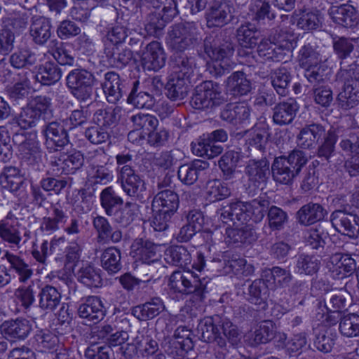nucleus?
<instances>
[{
  "label": "nucleus",
  "mask_w": 359,
  "mask_h": 359,
  "mask_svg": "<svg viewBox=\"0 0 359 359\" xmlns=\"http://www.w3.org/2000/svg\"><path fill=\"white\" fill-rule=\"evenodd\" d=\"M270 201L264 197H258L246 202L236 201L219 209L217 217L223 223L231 222L233 225L259 223L264 219Z\"/></svg>",
  "instance_id": "nucleus-1"
},
{
  "label": "nucleus",
  "mask_w": 359,
  "mask_h": 359,
  "mask_svg": "<svg viewBox=\"0 0 359 359\" xmlns=\"http://www.w3.org/2000/svg\"><path fill=\"white\" fill-rule=\"evenodd\" d=\"M118 182L123 192L133 201H145L147 187L144 180L135 170L133 155L119 154L116 156Z\"/></svg>",
  "instance_id": "nucleus-2"
},
{
  "label": "nucleus",
  "mask_w": 359,
  "mask_h": 359,
  "mask_svg": "<svg viewBox=\"0 0 359 359\" xmlns=\"http://www.w3.org/2000/svg\"><path fill=\"white\" fill-rule=\"evenodd\" d=\"M209 279L194 272L187 271H175L169 278L170 290L181 295H191L193 302H202L208 293L207 285Z\"/></svg>",
  "instance_id": "nucleus-3"
},
{
  "label": "nucleus",
  "mask_w": 359,
  "mask_h": 359,
  "mask_svg": "<svg viewBox=\"0 0 359 359\" xmlns=\"http://www.w3.org/2000/svg\"><path fill=\"white\" fill-rule=\"evenodd\" d=\"M307 158L301 150L294 149L287 156L276 157L271 165L272 177L280 184H290L306 164Z\"/></svg>",
  "instance_id": "nucleus-4"
},
{
  "label": "nucleus",
  "mask_w": 359,
  "mask_h": 359,
  "mask_svg": "<svg viewBox=\"0 0 359 359\" xmlns=\"http://www.w3.org/2000/svg\"><path fill=\"white\" fill-rule=\"evenodd\" d=\"M205 51L212 60L208 63L207 70L212 76L218 78L229 73L233 65L231 60L234 52L232 43L225 41L213 46L205 43Z\"/></svg>",
  "instance_id": "nucleus-5"
},
{
  "label": "nucleus",
  "mask_w": 359,
  "mask_h": 359,
  "mask_svg": "<svg viewBox=\"0 0 359 359\" xmlns=\"http://www.w3.org/2000/svg\"><path fill=\"white\" fill-rule=\"evenodd\" d=\"M224 102L219 84L212 81H205L196 86L190 101L196 109H212Z\"/></svg>",
  "instance_id": "nucleus-6"
},
{
  "label": "nucleus",
  "mask_w": 359,
  "mask_h": 359,
  "mask_svg": "<svg viewBox=\"0 0 359 359\" xmlns=\"http://www.w3.org/2000/svg\"><path fill=\"white\" fill-rule=\"evenodd\" d=\"M94 75L84 69H74L66 77V85L71 94L79 102H87L93 95Z\"/></svg>",
  "instance_id": "nucleus-7"
},
{
  "label": "nucleus",
  "mask_w": 359,
  "mask_h": 359,
  "mask_svg": "<svg viewBox=\"0 0 359 359\" xmlns=\"http://www.w3.org/2000/svg\"><path fill=\"white\" fill-rule=\"evenodd\" d=\"M197 40V28L194 22L175 24L168 32L167 43L175 52H184Z\"/></svg>",
  "instance_id": "nucleus-8"
},
{
  "label": "nucleus",
  "mask_w": 359,
  "mask_h": 359,
  "mask_svg": "<svg viewBox=\"0 0 359 359\" xmlns=\"http://www.w3.org/2000/svg\"><path fill=\"white\" fill-rule=\"evenodd\" d=\"M227 139V133L224 129H217L210 133L204 134L196 142L191 143L192 152L201 157L213 158L223 151L222 146L215 143L217 142H224Z\"/></svg>",
  "instance_id": "nucleus-9"
},
{
  "label": "nucleus",
  "mask_w": 359,
  "mask_h": 359,
  "mask_svg": "<svg viewBox=\"0 0 359 359\" xmlns=\"http://www.w3.org/2000/svg\"><path fill=\"white\" fill-rule=\"evenodd\" d=\"M41 133L45 137V145L49 152L61 151L69 143L67 130L61 121H54L45 124Z\"/></svg>",
  "instance_id": "nucleus-10"
},
{
  "label": "nucleus",
  "mask_w": 359,
  "mask_h": 359,
  "mask_svg": "<svg viewBox=\"0 0 359 359\" xmlns=\"http://www.w3.org/2000/svg\"><path fill=\"white\" fill-rule=\"evenodd\" d=\"M84 157L79 151L60 153L59 156L50 161L53 172L57 175H70L76 172L83 165Z\"/></svg>",
  "instance_id": "nucleus-11"
},
{
  "label": "nucleus",
  "mask_w": 359,
  "mask_h": 359,
  "mask_svg": "<svg viewBox=\"0 0 359 359\" xmlns=\"http://www.w3.org/2000/svg\"><path fill=\"white\" fill-rule=\"evenodd\" d=\"M219 325V316H207L201 319L197 327L200 339L207 343L215 342L220 348L225 347L226 340L222 336Z\"/></svg>",
  "instance_id": "nucleus-12"
},
{
  "label": "nucleus",
  "mask_w": 359,
  "mask_h": 359,
  "mask_svg": "<svg viewBox=\"0 0 359 359\" xmlns=\"http://www.w3.org/2000/svg\"><path fill=\"white\" fill-rule=\"evenodd\" d=\"M332 226L341 234L353 238L359 232V217L345 210H337L331 215Z\"/></svg>",
  "instance_id": "nucleus-13"
},
{
  "label": "nucleus",
  "mask_w": 359,
  "mask_h": 359,
  "mask_svg": "<svg viewBox=\"0 0 359 359\" xmlns=\"http://www.w3.org/2000/svg\"><path fill=\"white\" fill-rule=\"evenodd\" d=\"M78 315L86 323L96 324L105 316V309L99 297L89 296L78 308Z\"/></svg>",
  "instance_id": "nucleus-14"
},
{
  "label": "nucleus",
  "mask_w": 359,
  "mask_h": 359,
  "mask_svg": "<svg viewBox=\"0 0 359 359\" xmlns=\"http://www.w3.org/2000/svg\"><path fill=\"white\" fill-rule=\"evenodd\" d=\"M325 133V128L320 123L306 124L301 128L297 135V144L301 149H313Z\"/></svg>",
  "instance_id": "nucleus-15"
},
{
  "label": "nucleus",
  "mask_w": 359,
  "mask_h": 359,
  "mask_svg": "<svg viewBox=\"0 0 359 359\" xmlns=\"http://www.w3.org/2000/svg\"><path fill=\"white\" fill-rule=\"evenodd\" d=\"M166 56L161 43L154 41L146 46L142 56V64L144 70L158 71L165 66Z\"/></svg>",
  "instance_id": "nucleus-16"
},
{
  "label": "nucleus",
  "mask_w": 359,
  "mask_h": 359,
  "mask_svg": "<svg viewBox=\"0 0 359 359\" xmlns=\"http://www.w3.org/2000/svg\"><path fill=\"white\" fill-rule=\"evenodd\" d=\"M53 34L50 18L41 15L32 18L29 26V35L32 41L38 46H43L50 41Z\"/></svg>",
  "instance_id": "nucleus-17"
},
{
  "label": "nucleus",
  "mask_w": 359,
  "mask_h": 359,
  "mask_svg": "<svg viewBox=\"0 0 359 359\" xmlns=\"http://www.w3.org/2000/svg\"><path fill=\"white\" fill-rule=\"evenodd\" d=\"M0 330L7 339L11 341L23 340L27 337L32 330L31 322L22 318L4 322Z\"/></svg>",
  "instance_id": "nucleus-18"
},
{
  "label": "nucleus",
  "mask_w": 359,
  "mask_h": 359,
  "mask_svg": "<svg viewBox=\"0 0 359 359\" xmlns=\"http://www.w3.org/2000/svg\"><path fill=\"white\" fill-rule=\"evenodd\" d=\"M0 238L13 247L19 248L20 246L22 236L18 219L11 211L0 220Z\"/></svg>",
  "instance_id": "nucleus-19"
},
{
  "label": "nucleus",
  "mask_w": 359,
  "mask_h": 359,
  "mask_svg": "<svg viewBox=\"0 0 359 359\" xmlns=\"http://www.w3.org/2000/svg\"><path fill=\"white\" fill-rule=\"evenodd\" d=\"M179 13L177 8L161 10V13L151 11L145 20V29L150 35H158Z\"/></svg>",
  "instance_id": "nucleus-20"
},
{
  "label": "nucleus",
  "mask_w": 359,
  "mask_h": 359,
  "mask_svg": "<svg viewBox=\"0 0 359 359\" xmlns=\"http://www.w3.org/2000/svg\"><path fill=\"white\" fill-rule=\"evenodd\" d=\"M299 106L293 98L280 102L273 108L272 119L275 124L283 126L291 124L295 118Z\"/></svg>",
  "instance_id": "nucleus-21"
},
{
  "label": "nucleus",
  "mask_w": 359,
  "mask_h": 359,
  "mask_svg": "<svg viewBox=\"0 0 359 359\" xmlns=\"http://www.w3.org/2000/svg\"><path fill=\"white\" fill-rule=\"evenodd\" d=\"M328 14L334 22L345 27L352 28L359 24V14L349 4L332 5L328 10Z\"/></svg>",
  "instance_id": "nucleus-22"
},
{
  "label": "nucleus",
  "mask_w": 359,
  "mask_h": 359,
  "mask_svg": "<svg viewBox=\"0 0 359 359\" xmlns=\"http://www.w3.org/2000/svg\"><path fill=\"white\" fill-rule=\"evenodd\" d=\"M93 226L97 233V241L99 243L108 244L109 242L118 243L122 239V232L114 229L108 219L97 215L93 218Z\"/></svg>",
  "instance_id": "nucleus-23"
},
{
  "label": "nucleus",
  "mask_w": 359,
  "mask_h": 359,
  "mask_svg": "<svg viewBox=\"0 0 359 359\" xmlns=\"http://www.w3.org/2000/svg\"><path fill=\"white\" fill-rule=\"evenodd\" d=\"M233 7L227 1H215L206 13L207 25L209 27H222L231 19Z\"/></svg>",
  "instance_id": "nucleus-24"
},
{
  "label": "nucleus",
  "mask_w": 359,
  "mask_h": 359,
  "mask_svg": "<svg viewBox=\"0 0 359 359\" xmlns=\"http://www.w3.org/2000/svg\"><path fill=\"white\" fill-rule=\"evenodd\" d=\"M104 53L108 64L115 68L126 67L133 58V52L124 45L104 44Z\"/></svg>",
  "instance_id": "nucleus-25"
},
{
  "label": "nucleus",
  "mask_w": 359,
  "mask_h": 359,
  "mask_svg": "<svg viewBox=\"0 0 359 359\" xmlns=\"http://www.w3.org/2000/svg\"><path fill=\"white\" fill-rule=\"evenodd\" d=\"M192 335L191 330L185 326H180L175 330L174 333L175 341L172 344L177 349V354L187 359L196 357Z\"/></svg>",
  "instance_id": "nucleus-26"
},
{
  "label": "nucleus",
  "mask_w": 359,
  "mask_h": 359,
  "mask_svg": "<svg viewBox=\"0 0 359 359\" xmlns=\"http://www.w3.org/2000/svg\"><path fill=\"white\" fill-rule=\"evenodd\" d=\"M165 309L163 301L160 297H152L144 304L133 306L132 315L140 321L151 320Z\"/></svg>",
  "instance_id": "nucleus-27"
},
{
  "label": "nucleus",
  "mask_w": 359,
  "mask_h": 359,
  "mask_svg": "<svg viewBox=\"0 0 359 359\" xmlns=\"http://www.w3.org/2000/svg\"><path fill=\"white\" fill-rule=\"evenodd\" d=\"M245 173L249 181L258 188L269 174V162L266 158L250 159L246 162Z\"/></svg>",
  "instance_id": "nucleus-28"
},
{
  "label": "nucleus",
  "mask_w": 359,
  "mask_h": 359,
  "mask_svg": "<svg viewBox=\"0 0 359 359\" xmlns=\"http://www.w3.org/2000/svg\"><path fill=\"white\" fill-rule=\"evenodd\" d=\"M170 65L173 72L172 75L186 78L189 81L196 67L194 58L184 52H175L171 57Z\"/></svg>",
  "instance_id": "nucleus-29"
},
{
  "label": "nucleus",
  "mask_w": 359,
  "mask_h": 359,
  "mask_svg": "<svg viewBox=\"0 0 359 359\" xmlns=\"http://www.w3.org/2000/svg\"><path fill=\"white\" fill-rule=\"evenodd\" d=\"M250 109L247 104L241 102L227 104L221 111L220 118L233 125L241 124L248 121Z\"/></svg>",
  "instance_id": "nucleus-30"
},
{
  "label": "nucleus",
  "mask_w": 359,
  "mask_h": 359,
  "mask_svg": "<svg viewBox=\"0 0 359 359\" xmlns=\"http://www.w3.org/2000/svg\"><path fill=\"white\" fill-rule=\"evenodd\" d=\"M102 88L109 103H116L123 96V85L120 76L115 72H108L104 74Z\"/></svg>",
  "instance_id": "nucleus-31"
},
{
  "label": "nucleus",
  "mask_w": 359,
  "mask_h": 359,
  "mask_svg": "<svg viewBox=\"0 0 359 359\" xmlns=\"http://www.w3.org/2000/svg\"><path fill=\"white\" fill-rule=\"evenodd\" d=\"M178 195L173 191L165 189L158 192L151 203L152 211L163 210L174 215L179 207Z\"/></svg>",
  "instance_id": "nucleus-32"
},
{
  "label": "nucleus",
  "mask_w": 359,
  "mask_h": 359,
  "mask_svg": "<svg viewBox=\"0 0 359 359\" xmlns=\"http://www.w3.org/2000/svg\"><path fill=\"white\" fill-rule=\"evenodd\" d=\"M344 83L341 91L337 96L341 108L347 110L359 104V82L355 81H339Z\"/></svg>",
  "instance_id": "nucleus-33"
},
{
  "label": "nucleus",
  "mask_w": 359,
  "mask_h": 359,
  "mask_svg": "<svg viewBox=\"0 0 359 359\" xmlns=\"http://www.w3.org/2000/svg\"><path fill=\"white\" fill-rule=\"evenodd\" d=\"M297 61L301 68H308L323 62L319 46L313 41L305 42L299 48Z\"/></svg>",
  "instance_id": "nucleus-34"
},
{
  "label": "nucleus",
  "mask_w": 359,
  "mask_h": 359,
  "mask_svg": "<svg viewBox=\"0 0 359 359\" xmlns=\"http://www.w3.org/2000/svg\"><path fill=\"white\" fill-rule=\"evenodd\" d=\"M208 168V163L201 160H196L190 163L182 165L178 168V178L183 184L192 185Z\"/></svg>",
  "instance_id": "nucleus-35"
},
{
  "label": "nucleus",
  "mask_w": 359,
  "mask_h": 359,
  "mask_svg": "<svg viewBox=\"0 0 359 359\" xmlns=\"http://www.w3.org/2000/svg\"><path fill=\"white\" fill-rule=\"evenodd\" d=\"M269 290L267 284L263 279H256L248 286L247 300L251 304L265 310L268 307L267 299Z\"/></svg>",
  "instance_id": "nucleus-36"
},
{
  "label": "nucleus",
  "mask_w": 359,
  "mask_h": 359,
  "mask_svg": "<svg viewBox=\"0 0 359 359\" xmlns=\"http://www.w3.org/2000/svg\"><path fill=\"white\" fill-rule=\"evenodd\" d=\"M326 214V210L320 204L310 202L297 211V219L300 224L309 226L323 219Z\"/></svg>",
  "instance_id": "nucleus-37"
},
{
  "label": "nucleus",
  "mask_w": 359,
  "mask_h": 359,
  "mask_svg": "<svg viewBox=\"0 0 359 359\" xmlns=\"http://www.w3.org/2000/svg\"><path fill=\"white\" fill-rule=\"evenodd\" d=\"M269 137V127L266 124L259 123L247 132L246 144L249 148L264 152Z\"/></svg>",
  "instance_id": "nucleus-38"
},
{
  "label": "nucleus",
  "mask_w": 359,
  "mask_h": 359,
  "mask_svg": "<svg viewBox=\"0 0 359 359\" xmlns=\"http://www.w3.org/2000/svg\"><path fill=\"white\" fill-rule=\"evenodd\" d=\"M132 249L135 255L145 264H149L158 261V246L149 240L136 239L132 245Z\"/></svg>",
  "instance_id": "nucleus-39"
},
{
  "label": "nucleus",
  "mask_w": 359,
  "mask_h": 359,
  "mask_svg": "<svg viewBox=\"0 0 359 359\" xmlns=\"http://www.w3.org/2000/svg\"><path fill=\"white\" fill-rule=\"evenodd\" d=\"M271 37L274 43L278 45L285 55L292 52L297 46V35L293 30L285 26V23L275 29Z\"/></svg>",
  "instance_id": "nucleus-40"
},
{
  "label": "nucleus",
  "mask_w": 359,
  "mask_h": 359,
  "mask_svg": "<svg viewBox=\"0 0 359 359\" xmlns=\"http://www.w3.org/2000/svg\"><path fill=\"white\" fill-rule=\"evenodd\" d=\"M226 90L233 96L244 95L251 90V83L242 71L232 73L226 81Z\"/></svg>",
  "instance_id": "nucleus-41"
},
{
  "label": "nucleus",
  "mask_w": 359,
  "mask_h": 359,
  "mask_svg": "<svg viewBox=\"0 0 359 359\" xmlns=\"http://www.w3.org/2000/svg\"><path fill=\"white\" fill-rule=\"evenodd\" d=\"M243 226L229 228L224 226L225 243L227 244L250 243L255 240L252 224H243Z\"/></svg>",
  "instance_id": "nucleus-42"
},
{
  "label": "nucleus",
  "mask_w": 359,
  "mask_h": 359,
  "mask_svg": "<svg viewBox=\"0 0 359 359\" xmlns=\"http://www.w3.org/2000/svg\"><path fill=\"white\" fill-rule=\"evenodd\" d=\"M24 177L17 167L5 166L0 175V184L3 189L16 192L24 184Z\"/></svg>",
  "instance_id": "nucleus-43"
},
{
  "label": "nucleus",
  "mask_w": 359,
  "mask_h": 359,
  "mask_svg": "<svg viewBox=\"0 0 359 359\" xmlns=\"http://www.w3.org/2000/svg\"><path fill=\"white\" fill-rule=\"evenodd\" d=\"M37 61V54L27 47L17 49L9 57L11 65L15 69H29Z\"/></svg>",
  "instance_id": "nucleus-44"
},
{
  "label": "nucleus",
  "mask_w": 359,
  "mask_h": 359,
  "mask_svg": "<svg viewBox=\"0 0 359 359\" xmlns=\"http://www.w3.org/2000/svg\"><path fill=\"white\" fill-rule=\"evenodd\" d=\"M236 36L243 47L252 49L258 45L261 32L254 25L246 22L237 29Z\"/></svg>",
  "instance_id": "nucleus-45"
},
{
  "label": "nucleus",
  "mask_w": 359,
  "mask_h": 359,
  "mask_svg": "<svg viewBox=\"0 0 359 359\" xmlns=\"http://www.w3.org/2000/svg\"><path fill=\"white\" fill-rule=\"evenodd\" d=\"M320 265V260L314 255L302 253L295 257L294 270L300 275L313 276L319 271Z\"/></svg>",
  "instance_id": "nucleus-46"
},
{
  "label": "nucleus",
  "mask_w": 359,
  "mask_h": 359,
  "mask_svg": "<svg viewBox=\"0 0 359 359\" xmlns=\"http://www.w3.org/2000/svg\"><path fill=\"white\" fill-rule=\"evenodd\" d=\"M62 71L53 62H46L39 66L35 76L36 80L44 86L57 83L62 77Z\"/></svg>",
  "instance_id": "nucleus-47"
},
{
  "label": "nucleus",
  "mask_w": 359,
  "mask_h": 359,
  "mask_svg": "<svg viewBox=\"0 0 359 359\" xmlns=\"http://www.w3.org/2000/svg\"><path fill=\"white\" fill-rule=\"evenodd\" d=\"M257 53L263 62H280L284 60L285 54L270 39H262L257 45Z\"/></svg>",
  "instance_id": "nucleus-48"
},
{
  "label": "nucleus",
  "mask_w": 359,
  "mask_h": 359,
  "mask_svg": "<svg viewBox=\"0 0 359 359\" xmlns=\"http://www.w3.org/2000/svg\"><path fill=\"white\" fill-rule=\"evenodd\" d=\"M189 81L186 78L171 75L165 85L167 97L172 100H182L188 94Z\"/></svg>",
  "instance_id": "nucleus-49"
},
{
  "label": "nucleus",
  "mask_w": 359,
  "mask_h": 359,
  "mask_svg": "<svg viewBox=\"0 0 359 359\" xmlns=\"http://www.w3.org/2000/svg\"><path fill=\"white\" fill-rule=\"evenodd\" d=\"M39 306L46 311H54L61 302V293L50 285L43 286L39 293Z\"/></svg>",
  "instance_id": "nucleus-50"
},
{
  "label": "nucleus",
  "mask_w": 359,
  "mask_h": 359,
  "mask_svg": "<svg viewBox=\"0 0 359 359\" xmlns=\"http://www.w3.org/2000/svg\"><path fill=\"white\" fill-rule=\"evenodd\" d=\"M101 266L109 274L118 273L122 269L121 252L116 247L104 250L101 255Z\"/></svg>",
  "instance_id": "nucleus-51"
},
{
  "label": "nucleus",
  "mask_w": 359,
  "mask_h": 359,
  "mask_svg": "<svg viewBox=\"0 0 359 359\" xmlns=\"http://www.w3.org/2000/svg\"><path fill=\"white\" fill-rule=\"evenodd\" d=\"M100 204L107 215H114L115 210L123 204V198L118 196L113 187L104 188L100 195Z\"/></svg>",
  "instance_id": "nucleus-52"
},
{
  "label": "nucleus",
  "mask_w": 359,
  "mask_h": 359,
  "mask_svg": "<svg viewBox=\"0 0 359 359\" xmlns=\"http://www.w3.org/2000/svg\"><path fill=\"white\" fill-rule=\"evenodd\" d=\"M330 262L334 265L333 272L341 275V278L348 273L356 272V262L349 255L335 253L330 257Z\"/></svg>",
  "instance_id": "nucleus-53"
},
{
  "label": "nucleus",
  "mask_w": 359,
  "mask_h": 359,
  "mask_svg": "<svg viewBox=\"0 0 359 359\" xmlns=\"http://www.w3.org/2000/svg\"><path fill=\"white\" fill-rule=\"evenodd\" d=\"M4 257L10 264V270L18 274L20 282L25 283L33 275V271L29 265L19 256L7 251Z\"/></svg>",
  "instance_id": "nucleus-54"
},
{
  "label": "nucleus",
  "mask_w": 359,
  "mask_h": 359,
  "mask_svg": "<svg viewBox=\"0 0 359 359\" xmlns=\"http://www.w3.org/2000/svg\"><path fill=\"white\" fill-rule=\"evenodd\" d=\"M271 79L276 93L281 96H285L292 79L290 72L285 67H280L271 73Z\"/></svg>",
  "instance_id": "nucleus-55"
},
{
  "label": "nucleus",
  "mask_w": 359,
  "mask_h": 359,
  "mask_svg": "<svg viewBox=\"0 0 359 359\" xmlns=\"http://www.w3.org/2000/svg\"><path fill=\"white\" fill-rule=\"evenodd\" d=\"M294 22L297 26L305 31L316 29L320 24V18L316 12L309 11H299L294 12L293 16Z\"/></svg>",
  "instance_id": "nucleus-56"
},
{
  "label": "nucleus",
  "mask_w": 359,
  "mask_h": 359,
  "mask_svg": "<svg viewBox=\"0 0 359 359\" xmlns=\"http://www.w3.org/2000/svg\"><path fill=\"white\" fill-rule=\"evenodd\" d=\"M36 346L41 352H51L57 351L58 337L49 330H39L35 336Z\"/></svg>",
  "instance_id": "nucleus-57"
},
{
  "label": "nucleus",
  "mask_w": 359,
  "mask_h": 359,
  "mask_svg": "<svg viewBox=\"0 0 359 359\" xmlns=\"http://www.w3.org/2000/svg\"><path fill=\"white\" fill-rule=\"evenodd\" d=\"M138 81L134 82L133 88L128 97V102L140 109L151 108L155 103L154 94L142 90L138 91Z\"/></svg>",
  "instance_id": "nucleus-58"
},
{
  "label": "nucleus",
  "mask_w": 359,
  "mask_h": 359,
  "mask_svg": "<svg viewBox=\"0 0 359 359\" xmlns=\"http://www.w3.org/2000/svg\"><path fill=\"white\" fill-rule=\"evenodd\" d=\"M328 238V232L325 229V224H318L309 229L305 236L306 244L312 249L318 250L323 248L325 239Z\"/></svg>",
  "instance_id": "nucleus-59"
},
{
  "label": "nucleus",
  "mask_w": 359,
  "mask_h": 359,
  "mask_svg": "<svg viewBox=\"0 0 359 359\" xmlns=\"http://www.w3.org/2000/svg\"><path fill=\"white\" fill-rule=\"evenodd\" d=\"M119 111V109L112 107L99 109L94 113L93 119L96 125L107 130L118 121Z\"/></svg>",
  "instance_id": "nucleus-60"
},
{
  "label": "nucleus",
  "mask_w": 359,
  "mask_h": 359,
  "mask_svg": "<svg viewBox=\"0 0 359 359\" xmlns=\"http://www.w3.org/2000/svg\"><path fill=\"white\" fill-rule=\"evenodd\" d=\"M77 278L88 287L97 288L102 284L100 270L90 265L81 267L77 273Z\"/></svg>",
  "instance_id": "nucleus-61"
},
{
  "label": "nucleus",
  "mask_w": 359,
  "mask_h": 359,
  "mask_svg": "<svg viewBox=\"0 0 359 359\" xmlns=\"http://www.w3.org/2000/svg\"><path fill=\"white\" fill-rule=\"evenodd\" d=\"M240 159V153L233 150L227 151L220 157L218 165L226 179L233 177Z\"/></svg>",
  "instance_id": "nucleus-62"
},
{
  "label": "nucleus",
  "mask_w": 359,
  "mask_h": 359,
  "mask_svg": "<svg viewBox=\"0 0 359 359\" xmlns=\"http://www.w3.org/2000/svg\"><path fill=\"white\" fill-rule=\"evenodd\" d=\"M339 133V128H330L324 136V141L318 148L317 155L318 157L329 160L334 154L335 144L338 140Z\"/></svg>",
  "instance_id": "nucleus-63"
},
{
  "label": "nucleus",
  "mask_w": 359,
  "mask_h": 359,
  "mask_svg": "<svg viewBox=\"0 0 359 359\" xmlns=\"http://www.w3.org/2000/svg\"><path fill=\"white\" fill-rule=\"evenodd\" d=\"M168 262L180 266H185L191 262V256L188 250L182 245L172 246L165 252Z\"/></svg>",
  "instance_id": "nucleus-64"
}]
</instances>
